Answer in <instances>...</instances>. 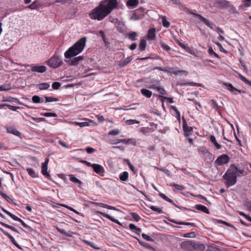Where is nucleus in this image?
Masks as SVG:
<instances>
[{"label":"nucleus","mask_w":251,"mask_h":251,"mask_svg":"<svg viewBox=\"0 0 251 251\" xmlns=\"http://www.w3.org/2000/svg\"><path fill=\"white\" fill-rule=\"evenodd\" d=\"M194 242L190 241H184L181 243V247L184 250L193 251V246H194Z\"/></svg>","instance_id":"11"},{"label":"nucleus","mask_w":251,"mask_h":251,"mask_svg":"<svg viewBox=\"0 0 251 251\" xmlns=\"http://www.w3.org/2000/svg\"><path fill=\"white\" fill-rule=\"evenodd\" d=\"M159 97H161L162 100H167L168 102L170 103H173L174 102V101L173 100V99L172 98H168V97H163V96H159Z\"/></svg>","instance_id":"61"},{"label":"nucleus","mask_w":251,"mask_h":251,"mask_svg":"<svg viewBox=\"0 0 251 251\" xmlns=\"http://www.w3.org/2000/svg\"><path fill=\"white\" fill-rule=\"evenodd\" d=\"M209 139L217 150H219L221 148V146L217 142L216 138L214 135H210Z\"/></svg>","instance_id":"24"},{"label":"nucleus","mask_w":251,"mask_h":251,"mask_svg":"<svg viewBox=\"0 0 251 251\" xmlns=\"http://www.w3.org/2000/svg\"><path fill=\"white\" fill-rule=\"evenodd\" d=\"M2 101H9V102H18L19 101V100L17 98H13L11 97H8L6 98H3L2 100Z\"/></svg>","instance_id":"31"},{"label":"nucleus","mask_w":251,"mask_h":251,"mask_svg":"<svg viewBox=\"0 0 251 251\" xmlns=\"http://www.w3.org/2000/svg\"><path fill=\"white\" fill-rule=\"evenodd\" d=\"M239 77L241 80L244 82L245 83L251 86V81L246 79L244 76L239 74Z\"/></svg>","instance_id":"45"},{"label":"nucleus","mask_w":251,"mask_h":251,"mask_svg":"<svg viewBox=\"0 0 251 251\" xmlns=\"http://www.w3.org/2000/svg\"><path fill=\"white\" fill-rule=\"evenodd\" d=\"M162 25L163 26L166 28L169 27L170 26V22L167 20L166 17L165 16H163L162 17Z\"/></svg>","instance_id":"46"},{"label":"nucleus","mask_w":251,"mask_h":251,"mask_svg":"<svg viewBox=\"0 0 251 251\" xmlns=\"http://www.w3.org/2000/svg\"><path fill=\"white\" fill-rule=\"evenodd\" d=\"M150 208L153 211L156 212L157 213L159 214H161L163 213V211L162 208L156 207L155 206L151 205L150 206Z\"/></svg>","instance_id":"44"},{"label":"nucleus","mask_w":251,"mask_h":251,"mask_svg":"<svg viewBox=\"0 0 251 251\" xmlns=\"http://www.w3.org/2000/svg\"><path fill=\"white\" fill-rule=\"evenodd\" d=\"M85 122H74V124L76 126H78L80 127H84V126H87L90 125V123H93V121L90 120H88L87 119H85Z\"/></svg>","instance_id":"18"},{"label":"nucleus","mask_w":251,"mask_h":251,"mask_svg":"<svg viewBox=\"0 0 251 251\" xmlns=\"http://www.w3.org/2000/svg\"><path fill=\"white\" fill-rule=\"evenodd\" d=\"M191 14L195 15L196 17H198L201 21L203 22L204 24H205L210 28L213 29L214 27H216L215 25L213 22L209 21V20L204 18L202 16L198 14H195L194 13H191Z\"/></svg>","instance_id":"7"},{"label":"nucleus","mask_w":251,"mask_h":251,"mask_svg":"<svg viewBox=\"0 0 251 251\" xmlns=\"http://www.w3.org/2000/svg\"><path fill=\"white\" fill-rule=\"evenodd\" d=\"M10 217L16 221L20 222L21 220V219H20L19 218H18L17 216H15V215L13 214L12 213H11L10 215Z\"/></svg>","instance_id":"64"},{"label":"nucleus","mask_w":251,"mask_h":251,"mask_svg":"<svg viewBox=\"0 0 251 251\" xmlns=\"http://www.w3.org/2000/svg\"><path fill=\"white\" fill-rule=\"evenodd\" d=\"M39 7V4L37 1L33 2L28 6V8L31 9H36Z\"/></svg>","instance_id":"43"},{"label":"nucleus","mask_w":251,"mask_h":251,"mask_svg":"<svg viewBox=\"0 0 251 251\" xmlns=\"http://www.w3.org/2000/svg\"><path fill=\"white\" fill-rule=\"evenodd\" d=\"M26 171L28 174L32 177L35 178L38 176L37 174L35 173V171L30 168H28L26 169Z\"/></svg>","instance_id":"32"},{"label":"nucleus","mask_w":251,"mask_h":251,"mask_svg":"<svg viewBox=\"0 0 251 251\" xmlns=\"http://www.w3.org/2000/svg\"><path fill=\"white\" fill-rule=\"evenodd\" d=\"M193 251H203L205 249V246L203 244H198L194 242Z\"/></svg>","instance_id":"17"},{"label":"nucleus","mask_w":251,"mask_h":251,"mask_svg":"<svg viewBox=\"0 0 251 251\" xmlns=\"http://www.w3.org/2000/svg\"><path fill=\"white\" fill-rule=\"evenodd\" d=\"M43 115L45 117H56L57 116V115H56V113H51V112L45 113Z\"/></svg>","instance_id":"59"},{"label":"nucleus","mask_w":251,"mask_h":251,"mask_svg":"<svg viewBox=\"0 0 251 251\" xmlns=\"http://www.w3.org/2000/svg\"><path fill=\"white\" fill-rule=\"evenodd\" d=\"M131 60L132 59L129 57H127L124 60H122L119 62V66L121 67H125L129 63Z\"/></svg>","instance_id":"22"},{"label":"nucleus","mask_w":251,"mask_h":251,"mask_svg":"<svg viewBox=\"0 0 251 251\" xmlns=\"http://www.w3.org/2000/svg\"><path fill=\"white\" fill-rule=\"evenodd\" d=\"M142 237L147 241H154V239L151 238L150 236L145 233L142 234Z\"/></svg>","instance_id":"51"},{"label":"nucleus","mask_w":251,"mask_h":251,"mask_svg":"<svg viewBox=\"0 0 251 251\" xmlns=\"http://www.w3.org/2000/svg\"><path fill=\"white\" fill-rule=\"evenodd\" d=\"M49 161V158H47L45 159V162L42 164L41 172L42 174L47 178H48L49 179H51L50 176L49 174V173L47 172Z\"/></svg>","instance_id":"8"},{"label":"nucleus","mask_w":251,"mask_h":251,"mask_svg":"<svg viewBox=\"0 0 251 251\" xmlns=\"http://www.w3.org/2000/svg\"><path fill=\"white\" fill-rule=\"evenodd\" d=\"M7 131L8 133L13 134L17 136H21V133L18 131L15 127H9L7 128Z\"/></svg>","instance_id":"20"},{"label":"nucleus","mask_w":251,"mask_h":251,"mask_svg":"<svg viewBox=\"0 0 251 251\" xmlns=\"http://www.w3.org/2000/svg\"><path fill=\"white\" fill-rule=\"evenodd\" d=\"M214 5L221 9L228 8L229 11L235 12V9L230 2L226 0H216L213 2Z\"/></svg>","instance_id":"4"},{"label":"nucleus","mask_w":251,"mask_h":251,"mask_svg":"<svg viewBox=\"0 0 251 251\" xmlns=\"http://www.w3.org/2000/svg\"><path fill=\"white\" fill-rule=\"evenodd\" d=\"M83 59V56H79L68 60L67 62L70 65L76 66Z\"/></svg>","instance_id":"14"},{"label":"nucleus","mask_w":251,"mask_h":251,"mask_svg":"<svg viewBox=\"0 0 251 251\" xmlns=\"http://www.w3.org/2000/svg\"><path fill=\"white\" fill-rule=\"evenodd\" d=\"M130 215L132 218L134 219L135 221L138 222L140 221L141 218L137 213L135 212H132L130 213Z\"/></svg>","instance_id":"47"},{"label":"nucleus","mask_w":251,"mask_h":251,"mask_svg":"<svg viewBox=\"0 0 251 251\" xmlns=\"http://www.w3.org/2000/svg\"><path fill=\"white\" fill-rule=\"evenodd\" d=\"M86 42V37H84L80 39L64 53L65 57L70 58L81 52L85 46Z\"/></svg>","instance_id":"3"},{"label":"nucleus","mask_w":251,"mask_h":251,"mask_svg":"<svg viewBox=\"0 0 251 251\" xmlns=\"http://www.w3.org/2000/svg\"><path fill=\"white\" fill-rule=\"evenodd\" d=\"M139 4L138 0H128L126 5L128 6L135 7Z\"/></svg>","instance_id":"27"},{"label":"nucleus","mask_w":251,"mask_h":251,"mask_svg":"<svg viewBox=\"0 0 251 251\" xmlns=\"http://www.w3.org/2000/svg\"><path fill=\"white\" fill-rule=\"evenodd\" d=\"M181 85H184V86H186V85H190V86H199L200 85V84L199 83H195V82H187V83H183L182 84H181Z\"/></svg>","instance_id":"53"},{"label":"nucleus","mask_w":251,"mask_h":251,"mask_svg":"<svg viewBox=\"0 0 251 251\" xmlns=\"http://www.w3.org/2000/svg\"><path fill=\"white\" fill-rule=\"evenodd\" d=\"M117 0H102L89 14L93 20L101 21L110 14L118 5Z\"/></svg>","instance_id":"1"},{"label":"nucleus","mask_w":251,"mask_h":251,"mask_svg":"<svg viewBox=\"0 0 251 251\" xmlns=\"http://www.w3.org/2000/svg\"><path fill=\"white\" fill-rule=\"evenodd\" d=\"M208 53L209 54H213L215 57L217 58H219V55L213 51V49L211 47H210L208 49Z\"/></svg>","instance_id":"58"},{"label":"nucleus","mask_w":251,"mask_h":251,"mask_svg":"<svg viewBox=\"0 0 251 251\" xmlns=\"http://www.w3.org/2000/svg\"><path fill=\"white\" fill-rule=\"evenodd\" d=\"M70 180L74 183H78L79 184H82V182L77 179L75 176H73V175H71L70 176Z\"/></svg>","instance_id":"39"},{"label":"nucleus","mask_w":251,"mask_h":251,"mask_svg":"<svg viewBox=\"0 0 251 251\" xmlns=\"http://www.w3.org/2000/svg\"><path fill=\"white\" fill-rule=\"evenodd\" d=\"M47 63L50 67L55 69L60 67L63 62L60 57L55 54L48 61Z\"/></svg>","instance_id":"5"},{"label":"nucleus","mask_w":251,"mask_h":251,"mask_svg":"<svg viewBox=\"0 0 251 251\" xmlns=\"http://www.w3.org/2000/svg\"><path fill=\"white\" fill-rule=\"evenodd\" d=\"M94 171L101 176H104V170L103 167L98 164H93V168Z\"/></svg>","instance_id":"10"},{"label":"nucleus","mask_w":251,"mask_h":251,"mask_svg":"<svg viewBox=\"0 0 251 251\" xmlns=\"http://www.w3.org/2000/svg\"><path fill=\"white\" fill-rule=\"evenodd\" d=\"M238 213L240 215L244 216L248 221L251 222V217H250L248 215H246L244 212H241V211H239Z\"/></svg>","instance_id":"57"},{"label":"nucleus","mask_w":251,"mask_h":251,"mask_svg":"<svg viewBox=\"0 0 251 251\" xmlns=\"http://www.w3.org/2000/svg\"><path fill=\"white\" fill-rule=\"evenodd\" d=\"M141 243L142 244V246H143L148 249L155 251V249L154 248H153L150 244H149L147 242H144V243Z\"/></svg>","instance_id":"48"},{"label":"nucleus","mask_w":251,"mask_h":251,"mask_svg":"<svg viewBox=\"0 0 251 251\" xmlns=\"http://www.w3.org/2000/svg\"><path fill=\"white\" fill-rule=\"evenodd\" d=\"M139 49L141 50H145L146 47V41L144 39H142L139 45Z\"/></svg>","instance_id":"34"},{"label":"nucleus","mask_w":251,"mask_h":251,"mask_svg":"<svg viewBox=\"0 0 251 251\" xmlns=\"http://www.w3.org/2000/svg\"><path fill=\"white\" fill-rule=\"evenodd\" d=\"M195 235H196V234L194 232H191L185 233L183 236L184 237L193 238V237H194L195 236Z\"/></svg>","instance_id":"55"},{"label":"nucleus","mask_w":251,"mask_h":251,"mask_svg":"<svg viewBox=\"0 0 251 251\" xmlns=\"http://www.w3.org/2000/svg\"><path fill=\"white\" fill-rule=\"evenodd\" d=\"M50 87V84L48 83H42L39 85V88L41 90H46Z\"/></svg>","instance_id":"37"},{"label":"nucleus","mask_w":251,"mask_h":251,"mask_svg":"<svg viewBox=\"0 0 251 251\" xmlns=\"http://www.w3.org/2000/svg\"><path fill=\"white\" fill-rule=\"evenodd\" d=\"M60 87V83L58 82H54L52 84V87L53 89L57 90Z\"/></svg>","instance_id":"56"},{"label":"nucleus","mask_w":251,"mask_h":251,"mask_svg":"<svg viewBox=\"0 0 251 251\" xmlns=\"http://www.w3.org/2000/svg\"><path fill=\"white\" fill-rule=\"evenodd\" d=\"M32 100L33 102L36 103H42L44 102V100L43 99H41L40 97L36 95L32 97Z\"/></svg>","instance_id":"33"},{"label":"nucleus","mask_w":251,"mask_h":251,"mask_svg":"<svg viewBox=\"0 0 251 251\" xmlns=\"http://www.w3.org/2000/svg\"><path fill=\"white\" fill-rule=\"evenodd\" d=\"M229 160V156L227 154H224L217 158L215 161V164L218 165L225 164L228 162Z\"/></svg>","instance_id":"6"},{"label":"nucleus","mask_w":251,"mask_h":251,"mask_svg":"<svg viewBox=\"0 0 251 251\" xmlns=\"http://www.w3.org/2000/svg\"><path fill=\"white\" fill-rule=\"evenodd\" d=\"M6 107H8L10 110L12 111H16L20 108L19 106H14L7 103H6Z\"/></svg>","instance_id":"60"},{"label":"nucleus","mask_w":251,"mask_h":251,"mask_svg":"<svg viewBox=\"0 0 251 251\" xmlns=\"http://www.w3.org/2000/svg\"><path fill=\"white\" fill-rule=\"evenodd\" d=\"M126 123L127 125H131L135 124H139V122L136 120H128L126 121Z\"/></svg>","instance_id":"52"},{"label":"nucleus","mask_w":251,"mask_h":251,"mask_svg":"<svg viewBox=\"0 0 251 251\" xmlns=\"http://www.w3.org/2000/svg\"><path fill=\"white\" fill-rule=\"evenodd\" d=\"M0 231L5 235H6V236H7L9 239L10 240H11V242L16 246L17 247L18 249H22V248H21V246L20 245H19L17 243V242L15 241V240L14 239V237L11 235H10L9 233H8L7 231H6L5 230H4L3 229L1 228L0 227Z\"/></svg>","instance_id":"13"},{"label":"nucleus","mask_w":251,"mask_h":251,"mask_svg":"<svg viewBox=\"0 0 251 251\" xmlns=\"http://www.w3.org/2000/svg\"><path fill=\"white\" fill-rule=\"evenodd\" d=\"M97 213L100 214V215L103 216V217L107 218L108 219L111 220V221H112L116 224H118V225H121V223L119 222V221L118 220L110 216V215L107 214L106 213L101 212V211H98Z\"/></svg>","instance_id":"16"},{"label":"nucleus","mask_w":251,"mask_h":251,"mask_svg":"<svg viewBox=\"0 0 251 251\" xmlns=\"http://www.w3.org/2000/svg\"><path fill=\"white\" fill-rule=\"evenodd\" d=\"M92 203L95 205H97V206H99L100 207L105 208H107L108 209L120 211V210L119 209L116 208L115 207L110 206L109 205H107V204H105L101 203V202H92Z\"/></svg>","instance_id":"15"},{"label":"nucleus","mask_w":251,"mask_h":251,"mask_svg":"<svg viewBox=\"0 0 251 251\" xmlns=\"http://www.w3.org/2000/svg\"><path fill=\"white\" fill-rule=\"evenodd\" d=\"M176 42L179 46L184 49L187 52L191 53V49L189 47L186 46L183 43H181L178 40H176Z\"/></svg>","instance_id":"29"},{"label":"nucleus","mask_w":251,"mask_h":251,"mask_svg":"<svg viewBox=\"0 0 251 251\" xmlns=\"http://www.w3.org/2000/svg\"><path fill=\"white\" fill-rule=\"evenodd\" d=\"M31 70L32 72L43 73L46 71L47 68L45 66H36L31 65L30 66Z\"/></svg>","instance_id":"12"},{"label":"nucleus","mask_w":251,"mask_h":251,"mask_svg":"<svg viewBox=\"0 0 251 251\" xmlns=\"http://www.w3.org/2000/svg\"><path fill=\"white\" fill-rule=\"evenodd\" d=\"M141 92L143 96L148 98H150L152 95L151 91L146 89H142L141 90Z\"/></svg>","instance_id":"25"},{"label":"nucleus","mask_w":251,"mask_h":251,"mask_svg":"<svg viewBox=\"0 0 251 251\" xmlns=\"http://www.w3.org/2000/svg\"><path fill=\"white\" fill-rule=\"evenodd\" d=\"M45 98L46 102H55V101H58L59 100L58 99H57L56 98H53V97L45 96Z\"/></svg>","instance_id":"40"},{"label":"nucleus","mask_w":251,"mask_h":251,"mask_svg":"<svg viewBox=\"0 0 251 251\" xmlns=\"http://www.w3.org/2000/svg\"><path fill=\"white\" fill-rule=\"evenodd\" d=\"M224 85L226 86V88L229 91L232 93L237 95V93H244L245 91L242 90H238L233 86V85L230 83H225Z\"/></svg>","instance_id":"9"},{"label":"nucleus","mask_w":251,"mask_h":251,"mask_svg":"<svg viewBox=\"0 0 251 251\" xmlns=\"http://www.w3.org/2000/svg\"><path fill=\"white\" fill-rule=\"evenodd\" d=\"M244 169L238 168L234 164H231L223 176L225 183L227 187L233 186L236 183L237 178L239 175L244 176Z\"/></svg>","instance_id":"2"},{"label":"nucleus","mask_w":251,"mask_h":251,"mask_svg":"<svg viewBox=\"0 0 251 251\" xmlns=\"http://www.w3.org/2000/svg\"><path fill=\"white\" fill-rule=\"evenodd\" d=\"M195 208L200 211H201L206 214H209V211L206 207L201 204H196L195 206Z\"/></svg>","instance_id":"19"},{"label":"nucleus","mask_w":251,"mask_h":251,"mask_svg":"<svg viewBox=\"0 0 251 251\" xmlns=\"http://www.w3.org/2000/svg\"><path fill=\"white\" fill-rule=\"evenodd\" d=\"M120 133V131L118 129H113L109 131V135H117Z\"/></svg>","instance_id":"54"},{"label":"nucleus","mask_w":251,"mask_h":251,"mask_svg":"<svg viewBox=\"0 0 251 251\" xmlns=\"http://www.w3.org/2000/svg\"><path fill=\"white\" fill-rule=\"evenodd\" d=\"M0 224L2 226L8 228L11 230H12L13 231L18 232V231L16 229V228H15L14 226H10L7 224L4 223L3 222H0Z\"/></svg>","instance_id":"35"},{"label":"nucleus","mask_w":251,"mask_h":251,"mask_svg":"<svg viewBox=\"0 0 251 251\" xmlns=\"http://www.w3.org/2000/svg\"><path fill=\"white\" fill-rule=\"evenodd\" d=\"M171 186H173L177 190H183L185 188L184 186L177 184H173Z\"/></svg>","instance_id":"49"},{"label":"nucleus","mask_w":251,"mask_h":251,"mask_svg":"<svg viewBox=\"0 0 251 251\" xmlns=\"http://www.w3.org/2000/svg\"><path fill=\"white\" fill-rule=\"evenodd\" d=\"M155 29L154 28H151L149 30L148 33V38L151 40H154L155 38Z\"/></svg>","instance_id":"21"},{"label":"nucleus","mask_w":251,"mask_h":251,"mask_svg":"<svg viewBox=\"0 0 251 251\" xmlns=\"http://www.w3.org/2000/svg\"><path fill=\"white\" fill-rule=\"evenodd\" d=\"M159 195L160 197H161L162 199H163L164 200H166V201H167L168 202H169L170 203H171L172 204H173L176 207H178V206L171 199H170L169 198H168V197H167L165 194H164L163 193H162L161 192H160L159 193Z\"/></svg>","instance_id":"23"},{"label":"nucleus","mask_w":251,"mask_h":251,"mask_svg":"<svg viewBox=\"0 0 251 251\" xmlns=\"http://www.w3.org/2000/svg\"><path fill=\"white\" fill-rule=\"evenodd\" d=\"M60 205L62 206V207H65V208L69 209L70 210H71V211L75 213L77 215H80V216H81L82 217L84 216L83 215L82 213L79 212L78 211H76L75 209L73 208L72 207H70V206H68L67 205H66L65 204H60Z\"/></svg>","instance_id":"28"},{"label":"nucleus","mask_w":251,"mask_h":251,"mask_svg":"<svg viewBox=\"0 0 251 251\" xmlns=\"http://www.w3.org/2000/svg\"><path fill=\"white\" fill-rule=\"evenodd\" d=\"M206 251H222L220 249L216 247H210L208 248Z\"/></svg>","instance_id":"63"},{"label":"nucleus","mask_w":251,"mask_h":251,"mask_svg":"<svg viewBox=\"0 0 251 251\" xmlns=\"http://www.w3.org/2000/svg\"><path fill=\"white\" fill-rule=\"evenodd\" d=\"M211 101L212 102V105L213 107L214 108H215L217 110V111L218 112L219 114H221V112L219 109V106H218V103H217L216 100H211Z\"/></svg>","instance_id":"42"},{"label":"nucleus","mask_w":251,"mask_h":251,"mask_svg":"<svg viewBox=\"0 0 251 251\" xmlns=\"http://www.w3.org/2000/svg\"><path fill=\"white\" fill-rule=\"evenodd\" d=\"M172 222L175 223L177 225H186V226H195V223H184V222H175L174 221H172Z\"/></svg>","instance_id":"41"},{"label":"nucleus","mask_w":251,"mask_h":251,"mask_svg":"<svg viewBox=\"0 0 251 251\" xmlns=\"http://www.w3.org/2000/svg\"><path fill=\"white\" fill-rule=\"evenodd\" d=\"M120 179L121 181H125L128 177V173L127 172H124L120 175Z\"/></svg>","instance_id":"30"},{"label":"nucleus","mask_w":251,"mask_h":251,"mask_svg":"<svg viewBox=\"0 0 251 251\" xmlns=\"http://www.w3.org/2000/svg\"><path fill=\"white\" fill-rule=\"evenodd\" d=\"M200 153L202 154H206L207 156H212V154L209 152L207 151L204 149L201 148L199 150Z\"/></svg>","instance_id":"50"},{"label":"nucleus","mask_w":251,"mask_h":251,"mask_svg":"<svg viewBox=\"0 0 251 251\" xmlns=\"http://www.w3.org/2000/svg\"><path fill=\"white\" fill-rule=\"evenodd\" d=\"M137 33L136 32H130L127 34V36L131 41H135L137 40L136 37L137 36Z\"/></svg>","instance_id":"36"},{"label":"nucleus","mask_w":251,"mask_h":251,"mask_svg":"<svg viewBox=\"0 0 251 251\" xmlns=\"http://www.w3.org/2000/svg\"><path fill=\"white\" fill-rule=\"evenodd\" d=\"M244 205L248 210L251 211V201H246Z\"/></svg>","instance_id":"62"},{"label":"nucleus","mask_w":251,"mask_h":251,"mask_svg":"<svg viewBox=\"0 0 251 251\" xmlns=\"http://www.w3.org/2000/svg\"><path fill=\"white\" fill-rule=\"evenodd\" d=\"M56 229H57V230L60 232V233L66 236H68V237H71L72 235L69 233H68L67 232H66L65 231V230L63 229H62V228H59V227L58 226H56L55 227Z\"/></svg>","instance_id":"38"},{"label":"nucleus","mask_w":251,"mask_h":251,"mask_svg":"<svg viewBox=\"0 0 251 251\" xmlns=\"http://www.w3.org/2000/svg\"><path fill=\"white\" fill-rule=\"evenodd\" d=\"M11 89V85L9 83H5L0 85V91H7Z\"/></svg>","instance_id":"26"}]
</instances>
